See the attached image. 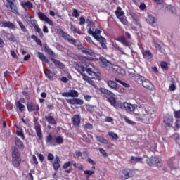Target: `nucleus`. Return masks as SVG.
Returning a JSON list of instances; mask_svg holds the SVG:
<instances>
[{"label":"nucleus","instance_id":"774afa93","mask_svg":"<svg viewBox=\"0 0 180 180\" xmlns=\"http://www.w3.org/2000/svg\"><path fill=\"white\" fill-rule=\"evenodd\" d=\"M175 119H180V110L174 112Z\"/></svg>","mask_w":180,"mask_h":180},{"label":"nucleus","instance_id":"7c9ffc66","mask_svg":"<svg viewBox=\"0 0 180 180\" xmlns=\"http://www.w3.org/2000/svg\"><path fill=\"white\" fill-rule=\"evenodd\" d=\"M130 162H132L134 164H137V162H141V164H143V158L131 156L130 158Z\"/></svg>","mask_w":180,"mask_h":180},{"label":"nucleus","instance_id":"8fccbe9b","mask_svg":"<svg viewBox=\"0 0 180 180\" xmlns=\"http://www.w3.org/2000/svg\"><path fill=\"white\" fill-rule=\"evenodd\" d=\"M146 163L149 167H153L154 165V157L152 158H148L146 159Z\"/></svg>","mask_w":180,"mask_h":180},{"label":"nucleus","instance_id":"5701e85b","mask_svg":"<svg viewBox=\"0 0 180 180\" xmlns=\"http://www.w3.org/2000/svg\"><path fill=\"white\" fill-rule=\"evenodd\" d=\"M14 142L15 146L20 150H23V148H25V144L23 143V141H22V140H20V139H19L18 136L14 138Z\"/></svg>","mask_w":180,"mask_h":180},{"label":"nucleus","instance_id":"1a4fd4ad","mask_svg":"<svg viewBox=\"0 0 180 180\" xmlns=\"http://www.w3.org/2000/svg\"><path fill=\"white\" fill-rule=\"evenodd\" d=\"M163 122L165 127H172L174 124V117L169 114H166V116L163 117Z\"/></svg>","mask_w":180,"mask_h":180},{"label":"nucleus","instance_id":"c9c22d12","mask_svg":"<svg viewBox=\"0 0 180 180\" xmlns=\"http://www.w3.org/2000/svg\"><path fill=\"white\" fill-rule=\"evenodd\" d=\"M6 37L8 40L11 41H16V37L13 33L6 32Z\"/></svg>","mask_w":180,"mask_h":180},{"label":"nucleus","instance_id":"4c0bfd02","mask_svg":"<svg viewBox=\"0 0 180 180\" xmlns=\"http://www.w3.org/2000/svg\"><path fill=\"white\" fill-rule=\"evenodd\" d=\"M31 39L35 41V43L38 45L40 46L41 47L43 46V43H41V40L37 37V36L33 34L31 36Z\"/></svg>","mask_w":180,"mask_h":180},{"label":"nucleus","instance_id":"bb28decb","mask_svg":"<svg viewBox=\"0 0 180 180\" xmlns=\"http://www.w3.org/2000/svg\"><path fill=\"white\" fill-rule=\"evenodd\" d=\"M146 22L153 26L154 23H157V19L154 17V15L150 14L147 16L146 19Z\"/></svg>","mask_w":180,"mask_h":180},{"label":"nucleus","instance_id":"4d7b16f0","mask_svg":"<svg viewBox=\"0 0 180 180\" xmlns=\"http://www.w3.org/2000/svg\"><path fill=\"white\" fill-rule=\"evenodd\" d=\"M124 120L126 123H128V124H131L132 126H134L136 124V122L131 121L130 119H129V117L127 116H124Z\"/></svg>","mask_w":180,"mask_h":180},{"label":"nucleus","instance_id":"a18cd8bd","mask_svg":"<svg viewBox=\"0 0 180 180\" xmlns=\"http://www.w3.org/2000/svg\"><path fill=\"white\" fill-rule=\"evenodd\" d=\"M100 65L103 68L105 65L109 62L106 58H104L103 56L99 58Z\"/></svg>","mask_w":180,"mask_h":180},{"label":"nucleus","instance_id":"bf43d9fd","mask_svg":"<svg viewBox=\"0 0 180 180\" xmlns=\"http://www.w3.org/2000/svg\"><path fill=\"white\" fill-rule=\"evenodd\" d=\"M79 61H82V64L88 63V57L82 56L79 58Z\"/></svg>","mask_w":180,"mask_h":180},{"label":"nucleus","instance_id":"e433bc0d","mask_svg":"<svg viewBox=\"0 0 180 180\" xmlns=\"http://www.w3.org/2000/svg\"><path fill=\"white\" fill-rule=\"evenodd\" d=\"M45 76L48 77L51 81H54V78L51 76L52 72L49 69L44 70Z\"/></svg>","mask_w":180,"mask_h":180},{"label":"nucleus","instance_id":"49530a36","mask_svg":"<svg viewBox=\"0 0 180 180\" xmlns=\"http://www.w3.org/2000/svg\"><path fill=\"white\" fill-rule=\"evenodd\" d=\"M108 135L109 136V137H111L112 140H117L119 139V135L113 131H109L108 133Z\"/></svg>","mask_w":180,"mask_h":180},{"label":"nucleus","instance_id":"f03ea898","mask_svg":"<svg viewBox=\"0 0 180 180\" xmlns=\"http://www.w3.org/2000/svg\"><path fill=\"white\" fill-rule=\"evenodd\" d=\"M12 164L15 168H19L22 164V158H20V153L16 146L12 148Z\"/></svg>","mask_w":180,"mask_h":180},{"label":"nucleus","instance_id":"a19ab883","mask_svg":"<svg viewBox=\"0 0 180 180\" xmlns=\"http://www.w3.org/2000/svg\"><path fill=\"white\" fill-rule=\"evenodd\" d=\"M96 139H97V140L100 143H102L103 144H108V143H109L108 139H105L103 136H96Z\"/></svg>","mask_w":180,"mask_h":180},{"label":"nucleus","instance_id":"72a5a7b5","mask_svg":"<svg viewBox=\"0 0 180 180\" xmlns=\"http://www.w3.org/2000/svg\"><path fill=\"white\" fill-rule=\"evenodd\" d=\"M33 27L34 28L35 32L39 34V37L43 39L44 34H43V31H41V29H40V27H39V24H36Z\"/></svg>","mask_w":180,"mask_h":180},{"label":"nucleus","instance_id":"6ab92c4d","mask_svg":"<svg viewBox=\"0 0 180 180\" xmlns=\"http://www.w3.org/2000/svg\"><path fill=\"white\" fill-rule=\"evenodd\" d=\"M46 144H50L51 146H56V136H53V134H49L46 139Z\"/></svg>","mask_w":180,"mask_h":180},{"label":"nucleus","instance_id":"de8ad7c7","mask_svg":"<svg viewBox=\"0 0 180 180\" xmlns=\"http://www.w3.org/2000/svg\"><path fill=\"white\" fill-rule=\"evenodd\" d=\"M17 23H18V25L21 29V31L23 32V33H26L27 32V29H26V26H25L23 22H22V21L18 20V21H17Z\"/></svg>","mask_w":180,"mask_h":180},{"label":"nucleus","instance_id":"58836bf2","mask_svg":"<svg viewBox=\"0 0 180 180\" xmlns=\"http://www.w3.org/2000/svg\"><path fill=\"white\" fill-rule=\"evenodd\" d=\"M142 55L143 56L144 58H147L148 57H150V58H153V53L150 50H144L142 52Z\"/></svg>","mask_w":180,"mask_h":180},{"label":"nucleus","instance_id":"680f3d73","mask_svg":"<svg viewBox=\"0 0 180 180\" xmlns=\"http://www.w3.org/2000/svg\"><path fill=\"white\" fill-rule=\"evenodd\" d=\"M16 134L19 137H21L22 140H25V134H23V129H21L20 131H16Z\"/></svg>","mask_w":180,"mask_h":180},{"label":"nucleus","instance_id":"79ce46f5","mask_svg":"<svg viewBox=\"0 0 180 180\" xmlns=\"http://www.w3.org/2000/svg\"><path fill=\"white\" fill-rule=\"evenodd\" d=\"M97 41H100V44L103 49H106V44L105 42L106 41V39L105 37H100L98 39H96Z\"/></svg>","mask_w":180,"mask_h":180},{"label":"nucleus","instance_id":"0e129e2a","mask_svg":"<svg viewBox=\"0 0 180 180\" xmlns=\"http://www.w3.org/2000/svg\"><path fill=\"white\" fill-rule=\"evenodd\" d=\"M71 165H72V162L69 161V162H67L63 164V169H67L68 168H70V167H71Z\"/></svg>","mask_w":180,"mask_h":180},{"label":"nucleus","instance_id":"7ed1b4c3","mask_svg":"<svg viewBox=\"0 0 180 180\" xmlns=\"http://www.w3.org/2000/svg\"><path fill=\"white\" fill-rule=\"evenodd\" d=\"M132 169L124 168L119 172L120 178L121 180H127L131 178Z\"/></svg>","mask_w":180,"mask_h":180},{"label":"nucleus","instance_id":"f3484780","mask_svg":"<svg viewBox=\"0 0 180 180\" xmlns=\"http://www.w3.org/2000/svg\"><path fill=\"white\" fill-rule=\"evenodd\" d=\"M25 20L29 22L33 27L36 26V25H37V21H36L34 20V17L32 16V15H30V13H27L25 15Z\"/></svg>","mask_w":180,"mask_h":180},{"label":"nucleus","instance_id":"2eb2a0df","mask_svg":"<svg viewBox=\"0 0 180 180\" xmlns=\"http://www.w3.org/2000/svg\"><path fill=\"white\" fill-rule=\"evenodd\" d=\"M107 102H109L111 106L116 108V109H120V104H117V103L116 102V98H115V96H111L110 97L107 98Z\"/></svg>","mask_w":180,"mask_h":180},{"label":"nucleus","instance_id":"3c124183","mask_svg":"<svg viewBox=\"0 0 180 180\" xmlns=\"http://www.w3.org/2000/svg\"><path fill=\"white\" fill-rule=\"evenodd\" d=\"M153 165H156V167H161V159L154 157Z\"/></svg>","mask_w":180,"mask_h":180},{"label":"nucleus","instance_id":"ea45409f","mask_svg":"<svg viewBox=\"0 0 180 180\" xmlns=\"http://www.w3.org/2000/svg\"><path fill=\"white\" fill-rule=\"evenodd\" d=\"M94 33H95L96 35L91 34V36H93V37H94V39H96V40L101 39V37H102V35L99 36V34L101 33H102V31H101L100 30L96 29L95 31H94Z\"/></svg>","mask_w":180,"mask_h":180},{"label":"nucleus","instance_id":"09e8293b","mask_svg":"<svg viewBox=\"0 0 180 180\" xmlns=\"http://www.w3.org/2000/svg\"><path fill=\"white\" fill-rule=\"evenodd\" d=\"M64 143V139H63L61 136H57L55 138V144H63Z\"/></svg>","mask_w":180,"mask_h":180},{"label":"nucleus","instance_id":"9b49d317","mask_svg":"<svg viewBox=\"0 0 180 180\" xmlns=\"http://www.w3.org/2000/svg\"><path fill=\"white\" fill-rule=\"evenodd\" d=\"M71 122L75 129H79V126L81 124V115L78 114L73 115L71 118Z\"/></svg>","mask_w":180,"mask_h":180},{"label":"nucleus","instance_id":"052dcab7","mask_svg":"<svg viewBox=\"0 0 180 180\" xmlns=\"http://www.w3.org/2000/svg\"><path fill=\"white\" fill-rule=\"evenodd\" d=\"M79 74H81V75L83 77L84 81H86V82H89V80L91 79V77H89V76H87L85 74V72H79Z\"/></svg>","mask_w":180,"mask_h":180},{"label":"nucleus","instance_id":"9d476101","mask_svg":"<svg viewBox=\"0 0 180 180\" xmlns=\"http://www.w3.org/2000/svg\"><path fill=\"white\" fill-rule=\"evenodd\" d=\"M27 108L28 112H34V110L37 112V113L40 112V106L39 104H35L32 101L27 102Z\"/></svg>","mask_w":180,"mask_h":180},{"label":"nucleus","instance_id":"5fc2aeb1","mask_svg":"<svg viewBox=\"0 0 180 180\" xmlns=\"http://www.w3.org/2000/svg\"><path fill=\"white\" fill-rule=\"evenodd\" d=\"M120 22H121V23H122V25H124V26H127V25H129V21H127V19H126V18L124 17H120V18H118Z\"/></svg>","mask_w":180,"mask_h":180},{"label":"nucleus","instance_id":"4be33fe9","mask_svg":"<svg viewBox=\"0 0 180 180\" xmlns=\"http://www.w3.org/2000/svg\"><path fill=\"white\" fill-rule=\"evenodd\" d=\"M44 120L45 122H47L49 124H52L53 126L57 124V121H56V118H54L51 115H45Z\"/></svg>","mask_w":180,"mask_h":180},{"label":"nucleus","instance_id":"864d4df0","mask_svg":"<svg viewBox=\"0 0 180 180\" xmlns=\"http://www.w3.org/2000/svg\"><path fill=\"white\" fill-rule=\"evenodd\" d=\"M70 30H72V32H73V33H77V34H82V32L77 30V27L72 25V24H71L70 25Z\"/></svg>","mask_w":180,"mask_h":180},{"label":"nucleus","instance_id":"4468645a","mask_svg":"<svg viewBox=\"0 0 180 180\" xmlns=\"http://www.w3.org/2000/svg\"><path fill=\"white\" fill-rule=\"evenodd\" d=\"M86 22L88 23L87 27H89L87 32L89 34H94L96 36L95 32H94V30H95V23L94 21H91L89 19L86 20Z\"/></svg>","mask_w":180,"mask_h":180},{"label":"nucleus","instance_id":"338daca9","mask_svg":"<svg viewBox=\"0 0 180 180\" xmlns=\"http://www.w3.org/2000/svg\"><path fill=\"white\" fill-rule=\"evenodd\" d=\"M129 15H130L131 17L132 18L134 22L135 20H136V19H138V18H139V17L138 15H136L135 14V13L133 12V11H130V12H129Z\"/></svg>","mask_w":180,"mask_h":180},{"label":"nucleus","instance_id":"dca6fc26","mask_svg":"<svg viewBox=\"0 0 180 180\" xmlns=\"http://www.w3.org/2000/svg\"><path fill=\"white\" fill-rule=\"evenodd\" d=\"M60 162H61V160H60V156L56 155L53 163V168L54 171H58V169H60V167H61Z\"/></svg>","mask_w":180,"mask_h":180},{"label":"nucleus","instance_id":"ddd939ff","mask_svg":"<svg viewBox=\"0 0 180 180\" xmlns=\"http://www.w3.org/2000/svg\"><path fill=\"white\" fill-rule=\"evenodd\" d=\"M1 27H7L11 30H15V24L11 21H0Z\"/></svg>","mask_w":180,"mask_h":180},{"label":"nucleus","instance_id":"603ef678","mask_svg":"<svg viewBox=\"0 0 180 180\" xmlns=\"http://www.w3.org/2000/svg\"><path fill=\"white\" fill-rule=\"evenodd\" d=\"M174 130L176 131V130H179L180 129V120L177 119L174 122V127H173Z\"/></svg>","mask_w":180,"mask_h":180},{"label":"nucleus","instance_id":"cd10ccee","mask_svg":"<svg viewBox=\"0 0 180 180\" xmlns=\"http://www.w3.org/2000/svg\"><path fill=\"white\" fill-rule=\"evenodd\" d=\"M100 92L103 95H106L107 96H115V94H113L112 91L106 89L100 88Z\"/></svg>","mask_w":180,"mask_h":180},{"label":"nucleus","instance_id":"b1692460","mask_svg":"<svg viewBox=\"0 0 180 180\" xmlns=\"http://www.w3.org/2000/svg\"><path fill=\"white\" fill-rule=\"evenodd\" d=\"M107 84L111 89H113L114 91H119V84H117L116 82L113 80H108Z\"/></svg>","mask_w":180,"mask_h":180},{"label":"nucleus","instance_id":"f257e3e1","mask_svg":"<svg viewBox=\"0 0 180 180\" xmlns=\"http://www.w3.org/2000/svg\"><path fill=\"white\" fill-rule=\"evenodd\" d=\"M74 67L77 71L79 72H86L91 75V79H97V81H101L102 79V77L101 76V72L99 70L96 68L91 63H86L84 65H80L79 63L75 62Z\"/></svg>","mask_w":180,"mask_h":180},{"label":"nucleus","instance_id":"aec40b11","mask_svg":"<svg viewBox=\"0 0 180 180\" xmlns=\"http://www.w3.org/2000/svg\"><path fill=\"white\" fill-rule=\"evenodd\" d=\"M80 50L82 53H83V54H86V56H91V57H94L95 56V52L89 48L82 46L80 48Z\"/></svg>","mask_w":180,"mask_h":180},{"label":"nucleus","instance_id":"c85d7f7f","mask_svg":"<svg viewBox=\"0 0 180 180\" xmlns=\"http://www.w3.org/2000/svg\"><path fill=\"white\" fill-rule=\"evenodd\" d=\"M21 6H22L24 9H32L33 8V4L30 1H22L21 3Z\"/></svg>","mask_w":180,"mask_h":180},{"label":"nucleus","instance_id":"13d9d810","mask_svg":"<svg viewBox=\"0 0 180 180\" xmlns=\"http://www.w3.org/2000/svg\"><path fill=\"white\" fill-rule=\"evenodd\" d=\"M86 109L88 112H90V113H94V112H95V107L91 105H86Z\"/></svg>","mask_w":180,"mask_h":180},{"label":"nucleus","instance_id":"6e6d98bb","mask_svg":"<svg viewBox=\"0 0 180 180\" xmlns=\"http://www.w3.org/2000/svg\"><path fill=\"white\" fill-rule=\"evenodd\" d=\"M103 68H105V70H108V71H110V70H113V65L112 64V63L108 61V63L105 65H104Z\"/></svg>","mask_w":180,"mask_h":180},{"label":"nucleus","instance_id":"37998d69","mask_svg":"<svg viewBox=\"0 0 180 180\" xmlns=\"http://www.w3.org/2000/svg\"><path fill=\"white\" fill-rule=\"evenodd\" d=\"M69 94L70 95V98H78L79 94L76 90L70 89L69 90Z\"/></svg>","mask_w":180,"mask_h":180},{"label":"nucleus","instance_id":"0eeeda50","mask_svg":"<svg viewBox=\"0 0 180 180\" xmlns=\"http://www.w3.org/2000/svg\"><path fill=\"white\" fill-rule=\"evenodd\" d=\"M6 7L8 8V9H11L13 13L18 15V13H19V10H18V7L15 6V3L16 2V0H6Z\"/></svg>","mask_w":180,"mask_h":180},{"label":"nucleus","instance_id":"e2e57ef3","mask_svg":"<svg viewBox=\"0 0 180 180\" xmlns=\"http://www.w3.org/2000/svg\"><path fill=\"white\" fill-rule=\"evenodd\" d=\"M84 175H88L87 178H89V176H91V175H94L95 174V171L92 170H85L84 172Z\"/></svg>","mask_w":180,"mask_h":180},{"label":"nucleus","instance_id":"a878e982","mask_svg":"<svg viewBox=\"0 0 180 180\" xmlns=\"http://www.w3.org/2000/svg\"><path fill=\"white\" fill-rule=\"evenodd\" d=\"M51 60L53 62L55 65L58 68H60V70H63V68H64L65 67L61 61L54 58L53 57H51Z\"/></svg>","mask_w":180,"mask_h":180},{"label":"nucleus","instance_id":"39448f33","mask_svg":"<svg viewBox=\"0 0 180 180\" xmlns=\"http://www.w3.org/2000/svg\"><path fill=\"white\" fill-rule=\"evenodd\" d=\"M136 108V105L130 104L127 102L120 103V109H122V110H126V112H128L129 113H131V112H134Z\"/></svg>","mask_w":180,"mask_h":180},{"label":"nucleus","instance_id":"20e7f679","mask_svg":"<svg viewBox=\"0 0 180 180\" xmlns=\"http://www.w3.org/2000/svg\"><path fill=\"white\" fill-rule=\"evenodd\" d=\"M34 122V129L37 133V136L39 140H43V132L41 131V125L39 122V120L34 117L33 120Z\"/></svg>","mask_w":180,"mask_h":180},{"label":"nucleus","instance_id":"412c9836","mask_svg":"<svg viewBox=\"0 0 180 180\" xmlns=\"http://www.w3.org/2000/svg\"><path fill=\"white\" fill-rule=\"evenodd\" d=\"M70 105H84V101L79 98H70L67 100Z\"/></svg>","mask_w":180,"mask_h":180},{"label":"nucleus","instance_id":"69168bd1","mask_svg":"<svg viewBox=\"0 0 180 180\" xmlns=\"http://www.w3.org/2000/svg\"><path fill=\"white\" fill-rule=\"evenodd\" d=\"M160 66L164 70H168V63L165 61H162L160 63Z\"/></svg>","mask_w":180,"mask_h":180},{"label":"nucleus","instance_id":"473e14b6","mask_svg":"<svg viewBox=\"0 0 180 180\" xmlns=\"http://www.w3.org/2000/svg\"><path fill=\"white\" fill-rule=\"evenodd\" d=\"M15 106L19 109L20 112H25L26 110V107L20 101L15 102Z\"/></svg>","mask_w":180,"mask_h":180},{"label":"nucleus","instance_id":"6e6552de","mask_svg":"<svg viewBox=\"0 0 180 180\" xmlns=\"http://www.w3.org/2000/svg\"><path fill=\"white\" fill-rule=\"evenodd\" d=\"M38 18L41 20V22H46L48 25L50 26H54V22L51 20L46 14H44L43 12H39L38 13Z\"/></svg>","mask_w":180,"mask_h":180},{"label":"nucleus","instance_id":"2f4dec72","mask_svg":"<svg viewBox=\"0 0 180 180\" xmlns=\"http://www.w3.org/2000/svg\"><path fill=\"white\" fill-rule=\"evenodd\" d=\"M115 15L117 19L124 16V11L122 10L121 7H117V10L115 11Z\"/></svg>","mask_w":180,"mask_h":180},{"label":"nucleus","instance_id":"423d86ee","mask_svg":"<svg viewBox=\"0 0 180 180\" xmlns=\"http://www.w3.org/2000/svg\"><path fill=\"white\" fill-rule=\"evenodd\" d=\"M138 84H141L143 86V88H146V89H148V91H154V85H153V83L150 82L148 79H145L143 81L141 78H139L137 81Z\"/></svg>","mask_w":180,"mask_h":180},{"label":"nucleus","instance_id":"f8f14e48","mask_svg":"<svg viewBox=\"0 0 180 180\" xmlns=\"http://www.w3.org/2000/svg\"><path fill=\"white\" fill-rule=\"evenodd\" d=\"M63 34H65V36L63 35V37H65V40H68V41L69 43H70V44H73L74 46H79V41L74 39V38H71V36H70V34L64 32V31H62Z\"/></svg>","mask_w":180,"mask_h":180},{"label":"nucleus","instance_id":"a211bd4d","mask_svg":"<svg viewBox=\"0 0 180 180\" xmlns=\"http://www.w3.org/2000/svg\"><path fill=\"white\" fill-rule=\"evenodd\" d=\"M115 40L124 44L125 47H130V41H129L124 36H120L116 38Z\"/></svg>","mask_w":180,"mask_h":180},{"label":"nucleus","instance_id":"f704fd0d","mask_svg":"<svg viewBox=\"0 0 180 180\" xmlns=\"http://www.w3.org/2000/svg\"><path fill=\"white\" fill-rule=\"evenodd\" d=\"M37 55H38L39 60H41V61H42V63H49V59L46 57V56H44V54H43V53L38 52Z\"/></svg>","mask_w":180,"mask_h":180},{"label":"nucleus","instance_id":"393cba45","mask_svg":"<svg viewBox=\"0 0 180 180\" xmlns=\"http://www.w3.org/2000/svg\"><path fill=\"white\" fill-rule=\"evenodd\" d=\"M44 50L46 54L51 56V57H53V58H56V53L49 47V46H47V44L44 45Z\"/></svg>","mask_w":180,"mask_h":180},{"label":"nucleus","instance_id":"c756f323","mask_svg":"<svg viewBox=\"0 0 180 180\" xmlns=\"http://www.w3.org/2000/svg\"><path fill=\"white\" fill-rule=\"evenodd\" d=\"M76 157H77V158L81 157L82 160H85V158H88V152L84 151L83 153L81 151L76 152Z\"/></svg>","mask_w":180,"mask_h":180},{"label":"nucleus","instance_id":"c03bdc74","mask_svg":"<svg viewBox=\"0 0 180 180\" xmlns=\"http://www.w3.org/2000/svg\"><path fill=\"white\" fill-rule=\"evenodd\" d=\"M115 82H118L119 84H120L122 86H123L124 88H130V84L116 78L115 79Z\"/></svg>","mask_w":180,"mask_h":180}]
</instances>
